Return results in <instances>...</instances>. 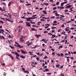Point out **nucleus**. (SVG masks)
Instances as JSON below:
<instances>
[{"instance_id":"f257e3e1","label":"nucleus","mask_w":76,"mask_h":76,"mask_svg":"<svg viewBox=\"0 0 76 76\" xmlns=\"http://www.w3.org/2000/svg\"><path fill=\"white\" fill-rule=\"evenodd\" d=\"M20 50L21 51V53L24 54H26L27 53L26 52L23 50Z\"/></svg>"},{"instance_id":"f03ea898","label":"nucleus","mask_w":76,"mask_h":76,"mask_svg":"<svg viewBox=\"0 0 76 76\" xmlns=\"http://www.w3.org/2000/svg\"><path fill=\"white\" fill-rule=\"evenodd\" d=\"M26 23V25L27 26H29V27H31V24L29 23H28L27 22H25Z\"/></svg>"},{"instance_id":"7ed1b4c3","label":"nucleus","mask_w":76,"mask_h":76,"mask_svg":"<svg viewBox=\"0 0 76 76\" xmlns=\"http://www.w3.org/2000/svg\"><path fill=\"white\" fill-rule=\"evenodd\" d=\"M16 45V46L17 47H19V48H23V46H20V45H19V44H18V45Z\"/></svg>"},{"instance_id":"20e7f679","label":"nucleus","mask_w":76,"mask_h":76,"mask_svg":"<svg viewBox=\"0 0 76 76\" xmlns=\"http://www.w3.org/2000/svg\"><path fill=\"white\" fill-rule=\"evenodd\" d=\"M26 19L27 20V21H30V20L31 19V18H26Z\"/></svg>"},{"instance_id":"39448f33","label":"nucleus","mask_w":76,"mask_h":76,"mask_svg":"<svg viewBox=\"0 0 76 76\" xmlns=\"http://www.w3.org/2000/svg\"><path fill=\"white\" fill-rule=\"evenodd\" d=\"M14 53H15V55L16 56H18V57H19V54L18 53L16 52H14Z\"/></svg>"},{"instance_id":"423d86ee","label":"nucleus","mask_w":76,"mask_h":76,"mask_svg":"<svg viewBox=\"0 0 76 76\" xmlns=\"http://www.w3.org/2000/svg\"><path fill=\"white\" fill-rule=\"evenodd\" d=\"M8 56L11 57L12 60H13V57H12V56L10 55H8Z\"/></svg>"},{"instance_id":"0eeeda50","label":"nucleus","mask_w":76,"mask_h":76,"mask_svg":"<svg viewBox=\"0 0 76 76\" xmlns=\"http://www.w3.org/2000/svg\"><path fill=\"white\" fill-rule=\"evenodd\" d=\"M35 37H37V38H39V37H41V36L39 35H35Z\"/></svg>"},{"instance_id":"6e6552de","label":"nucleus","mask_w":76,"mask_h":76,"mask_svg":"<svg viewBox=\"0 0 76 76\" xmlns=\"http://www.w3.org/2000/svg\"><path fill=\"white\" fill-rule=\"evenodd\" d=\"M69 27H67L65 29V31H69Z\"/></svg>"},{"instance_id":"1a4fd4ad","label":"nucleus","mask_w":76,"mask_h":76,"mask_svg":"<svg viewBox=\"0 0 76 76\" xmlns=\"http://www.w3.org/2000/svg\"><path fill=\"white\" fill-rule=\"evenodd\" d=\"M55 15L56 16H60V15L58 14L57 13H55Z\"/></svg>"},{"instance_id":"9d476101","label":"nucleus","mask_w":76,"mask_h":76,"mask_svg":"<svg viewBox=\"0 0 76 76\" xmlns=\"http://www.w3.org/2000/svg\"><path fill=\"white\" fill-rule=\"evenodd\" d=\"M42 12L44 13V14H45V15H47V12H46V11H42Z\"/></svg>"},{"instance_id":"9b49d317","label":"nucleus","mask_w":76,"mask_h":76,"mask_svg":"<svg viewBox=\"0 0 76 76\" xmlns=\"http://www.w3.org/2000/svg\"><path fill=\"white\" fill-rule=\"evenodd\" d=\"M56 67H58V68H60V65L58 64H56Z\"/></svg>"},{"instance_id":"f8f14e48","label":"nucleus","mask_w":76,"mask_h":76,"mask_svg":"<svg viewBox=\"0 0 76 76\" xmlns=\"http://www.w3.org/2000/svg\"><path fill=\"white\" fill-rule=\"evenodd\" d=\"M31 31H35V30H36V31H37V29H36L35 28H31Z\"/></svg>"},{"instance_id":"ddd939ff","label":"nucleus","mask_w":76,"mask_h":76,"mask_svg":"<svg viewBox=\"0 0 76 76\" xmlns=\"http://www.w3.org/2000/svg\"><path fill=\"white\" fill-rule=\"evenodd\" d=\"M72 6L71 5H69L68 6H67L66 7V8H70Z\"/></svg>"},{"instance_id":"4468645a","label":"nucleus","mask_w":76,"mask_h":76,"mask_svg":"<svg viewBox=\"0 0 76 76\" xmlns=\"http://www.w3.org/2000/svg\"><path fill=\"white\" fill-rule=\"evenodd\" d=\"M20 57L21 58H25V57L24 56H20Z\"/></svg>"},{"instance_id":"2eb2a0df","label":"nucleus","mask_w":76,"mask_h":76,"mask_svg":"<svg viewBox=\"0 0 76 76\" xmlns=\"http://www.w3.org/2000/svg\"><path fill=\"white\" fill-rule=\"evenodd\" d=\"M31 44H32V43L31 42L29 43V44H27V46H30V45H31Z\"/></svg>"},{"instance_id":"dca6fc26","label":"nucleus","mask_w":76,"mask_h":76,"mask_svg":"<svg viewBox=\"0 0 76 76\" xmlns=\"http://www.w3.org/2000/svg\"><path fill=\"white\" fill-rule=\"evenodd\" d=\"M24 73H29V72L27 71L26 70H25L24 71Z\"/></svg>"},{"instance_id":"f3484780","label":"nucleus","mask_w":76,"mask_h":76,"mask_svg":"<svg viewBox=\"0 0 76 76\" xmlns=\"http://www.w3.org/2000/svg\"><path fill=\"white\" fill-rule=\"evenodd\" d=\"M43 58V59H47V58H48V57L45 56Z\"/></svg>"},{"instance_id":"a211bd4d","label":"nucleus","mask_w":76,"mask_h":76,"mask_svg":"<svg viewBox=\"0 0 76 76\" xmlns=\"http://www.w3.org/2000/svg\"><path fill=\"white\" fill-rule=\"evenodd\" d=\"M56 54L57 56H58V57H60V54H57V53H56Z\"/></svg>"},{"instance_id":"6ab92c4d","label":"nucleus","mask_w":76,"mask_h":76,"mask_svg":"<svg viewBox=\"0 0 76 76\" xmlns=\"http://www.w3.org/2000/svg\"><path fill=\"white\" fill-rule=\"evenodd\" d=\"M7 36L9 38H12V36H10V35H9V34H8Z\"/></svg>"},{"instance_id":"aec40b11","label":"nucleus","mask_w":76,"mask_h":76,"mask_svg":"<svg viewBox=\"0 0 76 76\" xmlns=\"http://www.w3.org/2000/svg\"><path fill=\"white\" fill-rule=\"evenodd\" d=\"M40 23H41V22H39L37 23V25H40Z\"/></svg>"},{"instance_id":"412c9836","label":"nucleus","mask_w":76,"mask_h":76,"mask_svg":"<svg viewBox=\"0 0 76 76\" xmlns=\"http://www.w3.org/2000/svg\"><path fill=\"white\" fill-rule=\"evenodd\" d=\"M64 56V54L63 53H61V57H63Z\"/></svg>"},{"instance_id":"4be33fe9","label":"nucleus","mask_w":76,"mask_h":76,"mask_svg":"<svg viewBox=\"0 0 76 76\" xmlns=\"http://www.w3.org/2000/svg\"><path fill=\"white\" fill-rule=\"evenodd\" d=\"M64 5V3H61V6H63Z\"/></svg>"},{"instance_id":"5701e85b","label":"nucleus","mask_w":76,"mask_h":76,"mask_svg":"<svg viewBox=\"0 0 76 76\" xmlns=\"http://www.w3.org/2000/svg\"><path fill=\"white\" fill-rule=\"evenodd\" d=\"M10 4H11V1H10L8 4L9 7V6H10Z\"/></svg>"},{"instance_id":"b1692460","label":"nucleus","mask_w":76,"mask_h":76,"mask_svg":"<svg viewBox=\"0 0 76 76\" xmlns=\"http://www.w3.org/2000/svg\"><path fill=\"white\" fill-rule=\"evenodd\" d=\"M10 48H15L13 47L11 45H10Z\"/></svg>"},{"instance_id":"393cba45","label":"nucleus","mask_w":76,"mask_h":76,"mask_svg":"<svg viewBox=\"0 0 76 76\" xmlns=\"http://www.w3.org/2000/svg\"><path fill=\"white\" fill-rule=\"evenodd\" d=\"M46 72H49V69H45Z\"/></svg>"},{"instance_id":"a878e982","label":"nucleus","mask_w":76,"mask_h":76,"mask_svg":"<svg viewBox=\"0 0 76 76\" xmlns=\"http://www.w3.org/2000/svg\"><path fill=\"white\" fill-rule=\"evenodd\" d=\"M22 37H23V36H21V37L20 38V40H22V39H23V38H22Z\"/></svg>"},{"instance_id":"bb28decb","label":"nucleus","mask_w":76,"mask_h":76,"mask_svg":"<svg viewBox=\"0 0 76 76\" xmlns=\"http://www.w3.org/2000/svg\"><path fill=\"white\" fill-rule=\"evenodd\" d=\"M43 4H45V5H46V6H48V3H43Z\"/></svg>"},{"instance_id":"cd10ccee","label":"nucleus","mask_w":76,"mask_h":76,"mask_svg":"<svg viewBox=\"0 0 76 76\" xmlns=\"http://www.w3.org/2000/svg\"><path fill=\"white\" fill-rule=\"evenodd\" d=\"M60 9H64V7H60Z\"/></svg>"},{"instance_id":"c85d7f7f","label":"nucleus","mask_w":76,"mask_h":76,"mask_svg":"<svg viewBox=\"0 0 76 76\" xmlns=\"http://www.w3.org/2000/svg\"><path fill=\"white\" fill-rule=\"evenodd\" d=\"M41 21H43V22H44L45 21V20H44V19H40Z\"/></svg>"},{"instance_id":"c756f323","label":"nucleus","mask_w":76,"mask_h":76,"mask_svg":"<svg viewBox=\"0 0 76 76\" xmlns=\"http://www.w3.org/2000/svg\"><path fill=\"white\" fill-rule=\"evenodd\" d=\"M52 35L53 37V38H54V37H56V35H54L53 34H52Z\"/></svg>"},{"instance_id":"7c9ffc66","label":"nucleus","mask_w":76,"mask_h":76,"mask_svg":"<svg viewBox=\"0 0 76 76\" xmlns=\"http://www.w3.org/2000/svg\"><path fill=\"white\" fill-rule=\"evenodd\" d=\"M0 31H1V32H4V30L2 29H1Z\"/></svg>"},{"instance_id":"2f4dec72","label":"nucleus","mask_w":76,"mask_h":76,"mask_svg":"<svg viewBox=\"0 0 76 76\" xmlns=\"http://www.w3.org/2000/svg\"><path fill=\"white\" fill-rule=\"evenodd\" d=\"M53 10H56V9H57V7H54L53 8Z\"/></svg>"},{"instance_id":"473e14b6","label":"nucleus","mask_w":76,"mask_h":76,"mask_svg":"<svg viewBox=\"0 0 76 76\" xmlns=\"http://www.w3.org/2000/svg\"><path fill=\"white\" fill-rule=\"evenodd\" d=\"M36 59L37 60V61H39V57H37L36 58Z\"/></svg>"},{"instance_id":"72a5a7b5","label":"nucleus","mask_w":76,"mask_h":76,"mask_svg":"<svg viewBox=\"0 0 76 76\" xmlns=\"http://www.w3.org/2000/svg\"><path fill=\"white\" fill-rule=\"evenodd\" d=\"M44 33H45V34H47V33H48V31H44Z\"/></svg>"},{"instance_id":"f704fd0d","label":"nucleus","mask_w":76,"mask_h":76,"mask_svg":"<svg viewBox=\"0 0 76 76\" xmlns=\"http://www.w3.org/2000/svg\"><path fill=\"white\" fill-rule=\"evenodd\" d=\"M59 4V2H56V5H57V6H58V5Z\"/></svg>"},{"instance_id":"c9c22d12","label":"nucleus","mask_w":76,"mask_h":76,"mask_svg":"<svg viewBox=\"0 0 76 76\" xmlns=\"http://www.w3.org/2000/svg\"><path fill=\"white\" fill-rule=\"evenodd\" d=\"M16 58L17 60H18L20 59L19 58V57H18V56H16Z\"/></svg>"},{"instance_id":"e433bc0d","label":"nucleus","mask_w":76,"mask_h":76,"mask_svg":"<svg viewBox=\"0 0 76 76\" xmlns=\"http://www.w3.org/2000/svg\"><path fill=\"white\" fill-rule=\"evenodd\" d=\"M27 14H28V15H32V13L29 12H27Z\"/></svg>"},{"instance_id":"4c0bfd02","label":"nucleus","mask_w":76,"mask_h":76,"mask_svg":"<svg viewBox=\"0 0 76 76\" xmlns=\"http://www.w3.org/2000/svg\"><path fill=\"white\" fill-rule=\"evenodd\" d=\"M45 26H50V24H45Z\"/></svg>"},{"instance_id":"58836bf2","label":"nucleus","mask_w":76,"mask_h":76,"mask_svg":"<svg viewBox=\"0 0 76 76\" xmlns=\"http://www.w3.org/2000/svg\"><path fill=\"white\" fill-rule=\"evenodd\" d=\"M43 56V54L42 53H40V55L39 56V57H41V56Z\"/></svg>"},{"instance_id":"ea45409f","label":"nucleus","mask_w":76,"mask_h":76,"mask_svg":"<svg viewBox=\"0 0 76 76\" xmlns=\"http://www.w3.org/2000/svg\"><path fill=\"white\" fill-rule=\"evenodd\" d=\"M30 5H31V4H26V6H30Z\"/></svg>"},{"instance_id":"a19ab883","label":"nucleus","mask_w":76,"mask_h":76,"mask_svg":"<svg viewBox=\"0 0 76 76\" xmlns=\"http://www.w3.org/2000/svg\"><path fill=\"white\" fill-rule=\"evenodd\" d=\"M41 41H44H44H45V39H42V40H41Z\"/></svg>"},{"instance_id":"79ce46f5","label":"nucleus","mask_w":76,"mask_h":76,"mask_svg":"<svg viewBox=\"0 0 76 76\" xmlns=\"http://www.w3.org/2000/svg\"><path fill=\"white\" fill-rule=\"evenodd\" d=\"M0 22H1V23H2V24H3V21L0 20Z\"/></svg>"},{"instance_id":"37998d69","label":"nucleus","mask_w":76,"mask_h":76,"mask_svg":"<svg viewBox=\"0 0 76 76\" xmlns=\"http://www.w3.org/2000/svg\"><path fill=\"white\" fill-rule=\"evenodd\" d=\"M52 55L53 56H54V54H55V52H53L52 53Z\"/></svg>"},{"instance_id":"c03bdc74","label":"nucleus","mask_w":76,"mask_h":76,"mask_svg":"<svg viewBox=\"0 0 76 76\" xmlns=\"http://www.w3.org/2000/svg\"><path fill=\"white\" fill-rule=\"evenodd\" d=\"M54 23H57V21H53Z\"/></svg>"},{"instance_id":"a18cd8bd","label":"nucleus","mask_w":76,"mask_h":76,"mask_svg":"<svg viewBox=\"0 0 76 76\" xmlns=\"http://www.w3.org/2000/svg\"><path fill=\"white\" fill-rule=\"evenodd\" d=\"M61 31V29H59L58 31V32H60Z\"/></svg>"},{"instance_id":"49530a36","label":"nucleus","mask_w":76,"mask_h":76,"mask_svg":"<svg viewBox=\"0 0 76 76\" xmlns=\"http://www.w3.org/2000/svg\"><path fill=\"white\" fill-rule=\"evenodd\" d=\"M49 1H50V2H54V1H53V0H50Z\"/></svg>"},{"instance_id":"de8ad7c7","label":"nucleus","mask_w":76,"mask_h":76,"mask_svg":"<svg viewBox=\"0 0 76 76\" xmlns=\"http://www.w3.org/2000/svg\"><path fill=\"white\" fill-rule=\"evenodd\" d=\"M1 19H3V20H5V19L4 18H2V17H1Z\"/></svg>"},{"instance_id":"09e8293b","label":"nucleus","mask_w":76,"mask_h":76,"mask_svg":"<svg viewBox=\"0 0 76 76\" xmlns=\"http://www.w3.org/2000/svg\"><path fill=\"white\" fill-rule=\"evenodd\" d=\"M36 54H37V55H38V56H39V55L40 54H39V53H36Z\"/></svg>"},{"instance_id":"8fccbe9b","label":"nucleus","mask_w":76,"mask_h":76,"mask_svg":"<svg viewBox=\"0 0 76 76\" xmlns=\"http://www.w3.org/2000/svg\"><path fill=\"white\" fill-rule=\"evenodd\" d=\"M56 4H53L52 5V6H56Z\"/></svg>"},{"instance_id":"3c124183","label":"nucleus","mask_w":76,"mask_h":76,"mask_svg":"<svg viewBox=\"0 0 76 76\" xmlns=\"http://www.w3.org/2000/svg\"><path fill=\"white\" fill-rule=\"evenodd\" d=\"M1 65L2 66H5V64L4 63L3 64H2Z\"/></svg>"},{"instance_id":"603ef678","label":"nucleus","mask_w":76,"mask_h":76,"mask_svg":"<svg viewBox=\"0 0 76 76\" xmlns=\"http://www.w3.org/2000/svg\"><path fill=\"white\" fill-rule=\"evenodd\" d=\"M42 51H45V49H42Z\"/></svg>"},{"instance_id":"864d4df0","label":"nucleus","mask_w":76,"mask_h":76,"mask_svg":"<svg viewBox=\"0 0 76 76\" xmlns=\"http://www.w3.org/2000/svg\"><path fill=\"white\" fill-rule=\"evenodd\" d=\"M55 32V30H52L51 32H52V33H53V32Z\"/></svg>"},{"instance_id":"5fc2aeb1","label":"nucleus","mask_w":76,"mask_h":76,"mask_svg":"<svg viewBox=\"0 0 76 76\" xmlns=\"http://www.w3.org/2000/svg\"><path fill=\"white\" fill-rule=\"evenodd\" d=\"M69 47H73V45H69Z\"/></svg>"},{"instance_id":"6e6d98bb","label":"nucleus","mask_w":76,"mask_h":76,"mask_svg":"<svg viewBox=\"0 0 76 76\" xmlns=\"http://www.w3.org/2000/svg\"><path fill=\"white\" fill-rule=\"evenodd\" d=\"M63 47V46H59V48H62Z\"/></svg>"},{"instance_id":"4d7b16f0","label":"nucleus","mask_w":76,"mask_h":76,"mask_svg":"<svg viewBox=\"0 0 76 76\" xmlns=\"http://www.w3.org/2000/svg\"><path fill=\"white\" fill-rule=\"evenodd\" d=\"M52 29H55V28H56V27H52L51 28Z\"/></svg>"},{"instance_id":"13d9d810","label":"nucleus","mask_w":76,"mask_h":76,"mask_svg":"<svg viewBox=\"0 0 76 76\" xmlns=\"http://www.w3.org/2000/svg\"><path fill=\"white\" fill-rule=\"evenodd\" d=\"M45 65V64L43 63L42 64V67H43V66H44Z\"/></svg>"},{"instance_id":"bf43d9fd","label":"nucleus","mask_w":76,"mask_h":76,"mask_svg":"<svg viewBox=\"0 0 76 76\" xmlns=\"http://www.w3.org/2000/svg\"><path fill=\"white\" fill-rule=\"evenodd\" d=\"M22 70H23V71H25V68H22Z\"/></svg>"},{"instance_id":"052dcab7","label":"nucleus","mask_w":76,"mask_h":76,"mask_svg":"<svg viewBox=\"0 0 76 76\" xmlns=\"http://www.w3.org/2000/svg\"><path fill=\"white\" fill-rule=\"evenodd\" d=\"M67 3V1L64 2H63V3H64V4H66V3Z\"/></svg>"},{"instance_id":"680f3d73","label":"nucleus","mask_w":76,"mask_h":76,"mask_svg":"<svg viewBox=\"0 0 76 76\" xmlns=\"http://www.w3.org/2000/svg\"><path fill=\"white\" fill-rule=\"evenodd\" d=\"M61 34H65V32H62Z\"/></svg>"},{"instance_id":"e2e57ef3","label":"nucleus","mask_w":76,"mask_h":76,"mask_svg":"<svg viewBox=\"0 0 76 76\" xmlns=\"http://www.w3.org/2000/svg\"><path fill=\"white\" fill-rule=\"evenodd\" d=\"M23 41H24V40H23V39H22V40H20V42H23Z\"/></svg>"},{"instance_id":"0e129e2a","label":"nucleus","mask_w":76,"mask_h":76,"mask_svg":"<svg viewBox=\"0 0 76 76\" xmlns=\"http://www.w3.org/2000/svg\"><path fill=\"white\" fill-rule=\"evenodd\" d=\"M39 70H43L42 68H39Z\"/></svg>"},{"instance_id":"69168bd1","label":"nucleus","mask_w":76,"mask_h":76,"mask_svg":"<svg viewBox=\"0 0 76 76\" xmlns=\"http://www.w3.org/2000/svg\"><path fill=\"white\" fill-rule=\"evenodd\" d=\"M73 20H74V19H72L70 21H71H71H73Z\"/></svg>"},{"instance_id":"338daca9","label":"nucleus","mask_w":76,"mask_h":76,"mask_svg":"<svg viewBox=\"0 0 76 76\" xmlns=\"http://www.w3.org/2000/svg\"><path fill=\"white\" fill-rule=\"evenodd\" d=\"M61 76H64V74H61Z\"/></svg>"},{"instance_id":"774afa93","label":"nucleus","mask_w":76,"mask_h":76,"mask_svg":"<svg viewBox=\"0 0 76 76\" xmlns=\"http://www.w3.org/2000/svg\"><path fill=\"white\" fill-rule=\"evenodd\" d=\"M67 61H70V60L69 59H67Z\"/></svg>"}]
</instances>
